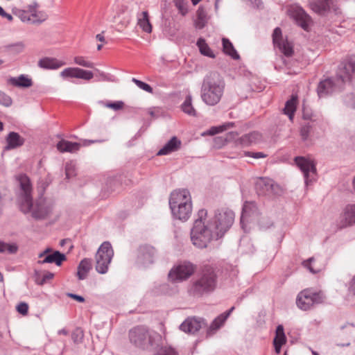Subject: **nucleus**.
Instances as JSON below:
<instances>
[{"mask_svg": "<svg viewBox=\"0 0 355 355\" xmlns=\"http://www.w3.org/2000/svg\"><path fill=\"white\" fill-rule=\"evenodd\" d=\"M65 64V62L51 57H45L38 61V66L40 68L48 70H55Z\"/></svg>", "mask_w": 355, "mask_h": 355, "instance_id": "obj_21", "label": "nucleus"}, {"mask_svg": "<svg viewBox=\"0 0 355 355\" xmlns=\"http://www.w3.org/2000/svg\"><path fill=\"white\" fill-rule=\"evenodd\" d=\"M39 8V3L33 1L26 8H15L12 12L23 22L31 24H41L47 19L48 16L44 11L40 10Z\"/></svg>", "mask_w": 355, "mask_h": 355, "instance_id": "obj_7", "label": "nucleus"}, {"mask_svg": "<svg viewBox=\"0 0 355 355\" xmlns=\"http://www.w3.org/2000/svg\"><path fill=\"white\" fill-rule=\"evenodd\" d=\"M223 49L225 54L230 55L234 60L239 58V55L235 50L232 42L226 38H223Z\"/></svg>", "mask_w": 355, "mask_h": 355, "instance_id": "obj_34", "label": "nucleus"}, {"mask_svg": "<svg viewBox=\"0 0 355 355\" xmlns=\"http://www.w3.org/2000/svg\"><path fill=\"white\" fill-rule=\"evenodd\" d=\"M181 141L173 137L157 153V155H166L178 150L181 147Z\"/></svg>", "mask_w": 355, "mask_h": 355, "instance_id": "obj_26", "label": "nucleus"}, {"mask_svg": "<svg viewBox=\"0 0 355 355\" xmlns=\"http://www.w3.org/2000/svg\"><path fill=\"white\" fill-rule=\"evenodd\" d=\"M54 277V274L51 272H46L44 273L42 276V281L40 282V284H45L47 281L53 279Z\"/></svg>", "mask_w": 355, "mask_h": 355, "instance_id": "obj_56", "label": "nucleus"}, {"mask_svg": "<svg viewBox=\"0 0 355 355\" xmlns=\"http://www.w3.org/2000/svg\"><path fill=\"white\" fill-rule=\"evenodd\" d=\"M56 147L61 153H75L80 149V144L62 139L57 144Z\"/></svg>", "mask_w": 355, "mask_h": 355, "instance_id": "obj_28", "label": "nucleus"}, {"mask_svg": "<svg viewBox=\"0 0 355 355\" xmlns=\"http://www.w3.org/2000/svg\"><path fill=\"white\" fill-rule=\"evenodd\" d=\"M207 211L200 209L191 231L193 244L198 248H205L214 240L223 237L234 220V212L227 208L217 209L214 216L207 219Z\"/></svg>", "mask_w": 355, "mask_h": 355, "instance_id": "obj_1", "label": "nucleus"}, {"mask_svg": "<svg viewBox=\"0 0 355 355\" xmlns=\"http://www.w3.org/2000/svg\"><path fill=\"white\" fill-rule=\"evenodd\" d=\"M197 46L201 54L209 58H215V54L212 50L209 48L205 40L202 38L198 39L197 41Z\"/></svg>", "mask_w": 355, "mask_h": 355, "instance_id": "obj_35", "label": "nucleus"}, {"mask_svg": "<svg viewBox=\"0 0 355 355\" xmlns=\"http://www.w3.org/2000/svg\"><path fill=\"white\" fill-rule=\"evenodd\" d=\"M13 48H15L16 50L18 51V52H21L23 51L24 48V45L23 43L21 42H19L15 45L12 46Z\"/></svg>", "mask_w": 355, "mask_h": 355, "instance_id": "obj_60", "label": "nucleus"}, {"mask_svg": "<svg viewBox=\"0 0 355 355\" xmlns=\"http://www.w3.org/2000/svg\"><path fill=\"white\" fill-rule=\"evenodd\" d=\"M234 309V307L232 306L230 310L227 311L220 314L217 318H216L214 321L211 322L210 327H209L207 330V334L208 335H212L214 334L218 329L220 328L225 322V320L227 319V318L230 316L231 313Z\"/></svg>", "mask_w": 355, "mask_h": 355, "instance_id": "obj_25", "label": "nucleus"}, {"mask_svg": "<svg viewBox=\"0 0 355 355\" xmlns=\"http://www.w3.org/2000/svg\"><path fill=\"white\" fill-rule=\"evenodd\" d=\"M297 104V96L293 95L291 99L286 102L285 107L283 109L284 114L287 115L291 121H293L295 112L296 111Z\"/></svg>", "mask_w": 355, "mask_h": 355, "instance_id": "obj_31", "label": "nucleus"}, {"mask_svg": "<svg viewBox=\"0 0 355 355\" xmlns=\"http://www.w3.org/2000/svg\"><path fill=\"white\" fill-rule=\"evenodd\" d=\"M94 77V73L91 71L85 70L78 68L77 78L83 79L85 80H90Z\"/></svg>", "mask_w": 355, "mask_h": 355, "instance_id": "obj_44", "label": "nucleus"}, {"mask_svg": "<svg viewBox=\"0 0 355 355\" xmlns=\"http://www.w3.org/2000/svg\"><path fill=\"white\" fill-rule=\"evenodd\" d=\"M259 225L261 230H266L272 225V222L267 217H261L259 220Z\"/></svg>", "mask_w": 355, "mask_h": 355, "instance_id": "obj_49", "label": "nucleus"}, {"mask_svg": "<svg viewBox=\"0 0 355 355\" xmlns=\"http://www.w3.org/2000/svg\"><path fill=\"white\" fill-rule=\"evenodd\" d=\"M73 62L77 65L86 68H94V64L92 62L88 60L84 56H75L73 58Z\"/></svg>", "mask_w": 355, "mask_h": 355, "instance_id": "obj_39", "label": "nucleus"}, {"mask_svg": "<svg viewBox=\"0 0 355 355\" xmlns=\"http://www.w3.org/2000/svg\"><path fill=\"white\" fill-rule=\"evenodd\" d=\"M272 42L274 46L278 48L279 51L285 56L290 57L293 54V48L286 38L282 36V30L279 28H275L272 33Z\"/></svg>", "mask_w": 355, "mask_h": 355, "instance_id": "obj_13", "label": "nucleus"}, {"mask_svg": "<svg viewBox=\"0 0 355 355\" xmlns=\"http://www.w3.org/2000/svg\"><path fill=\"white\" fill-rule=\"evenodd\" d=\"M78 336L82 338L83 337V334H82V332L80 330L77 329L72 334V338L73 339L74 342H77L78 341Z\"/></svg>", "mask_w": 355, "mask_h": 355, "instance_id": "obj_59", "label": "nucleus"}, {"mask_svg": "<svg viewBox=\"0 0 355 355\" xmlns=\"http://www.w3.org/2000/svg\"><path fill=\"white\" fill-rule=\"evenodd\" d=\"M175 5L182 15L187 13V3L184 0H175Z\"/></svg>", "mask_w": 355, "mask_h": 355, "instance_id": "obj_48", "label": "nucleus"}, {"mask_svg": "<svg viewBox=\"0 0 355 355\" xmlns=\"http://www.w3.org/2000/svg\"><path fill=\"white\" fill-rule=\"evenodd\" d=\"M76 167L75 164L72 162H68L65 165V173L67 178H70L75 175Z\"/></svg>", "mask_w": 355, "mask_h": 355, "instance_id": "obj_47", "label": "nucleus"}, {"mask_svg": "<svg viewBox=\"0 0 355 355\" xmlns=\"http://www.w3.org/2000/svg\"><path fill=\"white\" fill-rule=\"evenodd\" d=\"M204 324V320L201 318H189L180 324V329L186 333L194 334L200 330Z\"/></svg>", "mask_w": 355, "mask_h": 355, "instance_id": "obj_20", "label": "nucleus"}, {"mask_svg": "<svg viewBox=\"0 0 355 355\" xmlns=\"http://www.w3.org/2000/svg\"><path fill=\"white\" fill-rule=\"evenodd\" d=\"M8 83L17 87L28 88L33 85V80L28 76L22 74L18 77H10Z\"/></svg>", "mask_w": 355, "mask_h": 355, "instance_id": "obj_27", "label": "nucleus"}, {"mask_svg": "<svg viewBox=\"0 0 355 355\" xmlns=\"http://www.w3.org/2000/svg\"><path fill=\"white\" fill-rule=\"evenodd\" d=\"M289 13L297 24L304 30L308 31L309 25L311 23V17L304 12V10L298 6H292L289 9Z\"/></svg>", "mask_w": 355, "mask_h": 355, "instance_id": "obj_15", "label": "nucleus"}, {"mask_svg": "<svg viewBox=\"0 0 355 355\" xmlns=\"http://www.w3.org/2000/svg\"><path fill=\"white\" fill-rule=\"evenodd\" d=\"M12 103V98L3 92L0 91V104L5 107H10Z\"/></svg>", "mask_w": 355, "mask_h": 355, "instance_id": "obj_45", "label": "nucleus"}, {"mask_svg": "<svg viewBox=\"0 0 355 355\" xmlns=\"http://www.w3.org/2000/svg\"><path fill=\"white\" fill-rule=\"evenodd\" d=\"M99 103L104 107L110 108L114 111L122 110L124 107V103L121 101L114 102L100 101Z\"/></svg>", "mask_w": 355, "mask_h": 355, "instance_id": "obj_40", "label": "nucleus"}, {"mask_svg": "<svg viewBox=\"0 0 355 355\" xmlns=\"http://www.w3.org/2000/svg\"><path fill=\"white\" fill-rule=\"evenodd\" d=\"M58 334H63V335H67L68 334V332L66 329H60L58 331Z\"/></svg>", "mask_w": 355, "mask_h": 355, "instance_id": "obj_64", "label": "nucleus"}, {"mask_svg": "<svg viewBox=\"0 0 355 355\" xmlns=\"http://www.w3.org/2000/svg\"><path fill=\"white\" fill-rule=\"evenodd\" d=\"M182 110L184 113L190 116L196 115V111L192 105V98L190 95L186 97L184 103L182 105Z\"/></svg>", "mask_w": 355, "mask_h": 355, "instance_id": "obj_37", "label": "nucleus"}, {"mask_svg": "<svg viewBox=\"0 0 355 355\" xmlns=\"http://www.w3.org/2000/svg\"><path fill=\"white\" fill-rule=\"evenodd\" d=\"M169 205L173 216L180 220H187L192 212L190 193L187 189H179L171 193Z\"/></svg>", "mask_w": 355, "mask_h": 355, "instance_id": "obj_6", "label": "nucleus"}, {"mask_svg": "<svg viewBox=\"0 0 355 355\" xmlns=\"http://www.w3.org/2000/svg\"><path fill=\"white\" fill-rule=\"evenodd\" d=\"M20 187V193L18 201L20 209L24 214L30 213L31 216L37 220L44 219L52 212L53 202L40 197L35 203L33 202L32 184L28 177L24 174L17 176Z\"/></svg>", "mask_w": 355, "mask_h": 355, "instance_id": "obj_2", "label": "nucleus"}, {"mask_svg": "<svg viewBox=\"0 0 355 355\" xmlns=\"http://www.w3.org/2000/svg\"><path fill=\"white\" fill-rule=\"evenodd\" d=\"M96 38L97 40H98L100 42H105V37L103 35V34H98V35H96Z\"/></svg>", "mask_w": 355, "mask_h": 355, "instance_id": "obj_63", "label": "nucleus"}, {"mask_svg": "<svg viewBox=\"0 0 355 355\" xmlns=\"http://www.w3.org/2000/svg\"><path fill=\"white\" fill-rule=\"evenodd\" d=\"M302 264L313 274L318 273L324 270L326 265L325 262L320 260L318 257H311L304 261Z\"/></svg>", "mask_w": 355, "mask_h": 355, "instance_id": "obj_24", "label": "nucleus"}, {"mask_svg": "<svg viewBox=\"0 0 355 355\" xmlns=\"http://www.w3.org/2000/svg\"><path fill=\"white\" fill-rule=\"evenodd\" d=\"M218 275L216 269L209 265H205L198 272L196 277L188 287L189 295L200 297L213 292L217 285Z\"/></svg>", "mask_w": 355, "mask_h": 355, "instance_id": "obj_4", "label": "nucleus"}, {"mask_svg": "<svg viewBox=\"0 0 355 355\" xmlns=\"http://www.w3.org/2000/svg\"><path fill=\"white\" fill-rule=\"evenodd\" d=\"M67 295L79 302H85V298L83 296H80V295H78L76 294H73V293H67Z\"/></svg>", "mask_w": 355, "mask_h": 355, "instance_id": "obj_58", "label": "nucleus"}, {"mask_svg": "<svg viewBox=\"0 0 355 355\" xmlns=\"http://www.w3.org/2000/svg\"><path fill=\"white\" fill-rule=\"evenodd\" d=\"M311 129L312 125L310 122H306L302 125L300 128V136L304 141L309 138Z\"/></svg>", "mask_w": 355, "mask_h": 355, "instance_id": "obj_43", "label": "nucleus"}, {"mask_svg": "<svg viewBox=\"0 0 355 355\" xmlns=\"http://www.w3.org/2000/svg\"><path fill=\"white\" fill-rule=\"evenodd\" d=\"M225 83L218 73H211L202 82L200 96L202 101L210 106L218 104L224 93Z\"/></svg>", "mask_w": 355, "mask_h": 355, "instance_id": "obj_5", "label": "nucleus"}, {"mask_svg": "<svg viewBox=\"0 0 355 355\" xmlns=\"http://www.w3.org/2000/svg\"><path fill=\"white\" fill-rule=\"evenodd\" d=\"M17 311L25 315L27 314L28 313V304H26V302H20L17 306Z\"/></svg>", "mask_w": 355, "mask_h": 355, "instance_id": "obj_50", "label": "nucleus"}, {"mask_svg": "<svg viewBox=\"0 0 355 355\" xmlns=\"http://www.w3.org/2000/svg\"><path fill=\"white\" fill-rule=\"evenodd\" d=\"M67 257L64 254L59 251H54L49 255L46 256L42 259L37 261L38 264L55 263L58 266H60L63 261H66Z\"/></svg>", "mask_w": 355, "mask_h": 355, "instance_id": "obj_23", "label": "nucleus"}, {"mask_svg": "<svg viewBox=\"0 0 355 355\" xmlns=\"http://www.w3.org/2000/svg\"><path fill=\"white\" fill-rule=\"evenodd\" d=\"M234 123H227L218 127H212L208 131L207 134L209 135H214L216 134L222 132L224 130H226L227 129H228L230 127H232Z\"/></svg>", "mask_w": 355, "mask_h": 355, "instance_id": "obj_42", "label": "nucleus"}, {"mask_svg": "<svg viewBox=\"0 0 355 355\" xmlns=\"http://www.w3.org/2000/svg\"><path fill=\"white\" fill-rule=\"evenodd\" d=\"M114 255L111 244L103 242L96 254V270L98 273L105 274L108 270V266Z\"/></svg>", "mask_w": 355, "mask_h": 355, "instance_id": "obj_9", "label": "nucleus"}, {"mask_svg": "<svg viewBox=\"0 0 355 355\" xmlns=\"http://www.w3.org/2000/svg\"><path fill=\"white\" fill-rule=\"evenodd\" d=\"M18 250V245L16 243H8L0 241V252H8L10 254L16 253Z\"/></svg>", "mask_w": 355, "mask_h": 355, "instance_id": "obj_38", "label": "nucleus"}, {"mask_svg": "<svg viewBox=\"0 0 355 355\" xmlns=\"http://www.w3.org/2000/svg\"><path fill=\"white\" fill-rule=\"evenodd\" d=\"M78 67H68L60 72V76L63 78H77Z\"/></svg>", "mask_w": 355, "mask_h": 355, "instance_id": "obj_41", "label": "nucleus"}, {"mask_svg": "<svg viewBox=\"0 0 355 355\" xmlns=\"http://www.w3.org/2000/svg\"><path fill=\"white\" fill-rule=\"evenodd\" d=\"M132 80L140 89H141L148 93H153V88L148 84H147L144 82H142L139 80H137L135 78H133Z\"/></svg>", "mask_w": 355, "mask_h": 355, "instance_id": "obj_46", "label": "nucleus"}, {"mask_svg": "<svg viewBox=\"0 0 355 355\" xmlns=\"http://www.w3.org/2000/svg\"><path fill=\"white\" fill-rule=\"evenodd\" d=\"M195 271V266L189 262H184L173 267L168 273V278L173 282L187 279Z\"/></svg>", "mask_w": 355, "mask_h": 355, "instance_id": "obj_11", "label": "nucleus"}, {"mask_svg": "<svg viewBox=\"0 0 355 355\" xmlns=\"http://www.w3.org/2000/svg\"><path fill=\"white\" fill-rule=\"evenodd\" d=\"M286 336L284 331L282 325H278L276 329V336L274 338V346L277 354L281 352L282 346L286 343Z\"/></svg>", "mask_w": 355, "mask_h": 355, "instance_id": "obj_32", "label": "nucleus"}, {"mask_svg": "<svg viewBox=\"0 0 355 355\" xmlns=\"http://www.w3.org/2000/svg\"><path fill=\"white\" fill-rule=\"evenodd\" d=\"M2 17L6 18L10 21H12L13 19L12 16L10 14L7 13L6 12H4Z\"/></svg>", "mask_w": 355, "mask_h": 355, "instance_id": "obj_62", "label": "nucleus"}, {"mask_svg": "<svg viewBox=\"0 0 355 355\" xmlns=\"http://www.w3.org/2000/svg\"><path fill=\"white\" fill-rule=\"evenodd\" d=\"M25 139L19 133L10 132L6 137V146L3 151L18 148L24 144Z\"/></svg>", "mask_w": 355, "mask_h": 355, "instance_id": "obj_18", "label": "nucleus"}, {"mask_svg": "<svg viewBox=\"0 0 355 355\" xmlns=\"http://www.w3.org/2000/svg\"><path fill=\"white\" fill-rule=\"evenodd\" d=\"M353 73H355V60L350 59L347 62L341 63L336 74L337 84L350 80Z\"/></svg>", "mask_w": 355, "mask_h": 355, "instance_id": "obj_14", "label": "nucleus"}, {"mask_svg": "<svg viewBox=\"0 0 355 355\" xmlns=\"http://www.w3.org/2000/svg\"><path fill=\"white\" fill-rule=\"evenodd\" d=\"M295 162L303 173L306 186L316 180V168L313 160L304 157H296Z\"/></svg>", "mask_w": 355, "mask_h": 355, "instance_id": "obj_10", "label": "nucleus"}, {"mask_svg": "<svg viewBox=\"0 0 355 355\" xmlns=\"http://www.w3.org/2000/svg\"><path fill=\"white\" fill-rule=\"evenodd\" d=\"M355 224V204L347 205L341 214L338 226L343 229Z\"/></svg>", "mask_w": 355, "mask_h": 355, "instance_id": "obj_16", "label": "nucleus"}, {"mask_svg": "<svg viewBox=\"0 0 355 355\" xmlns=\"http://www.w3.org/2000/svg\"><path fill=\"white\" fill-rule=\"evenodd\" d=\"M245 155L248 157H251L254 159H259L266 157V155L261 152L253 153V152H245Z\"/></svg>", "mask_w": 355, "mask_h": 355, "instance_id": "obj_53", "label": "nucleus"}, {"mask_svg": "<svg viewBox=\"0 0 355 355\" xmlns=\"http://www.w3.org/2000/svg\"><path fill=\"white\" fill-rule=\"evenodd\" d=\"M148 114L150 115L153 118H157V114L155 113V108H150L148 110Z\"/></svg>", "mask_w": 355, "mask_h": 355, "instance_id": "obj_61", "label": "nucleus"}, {"mask_svg": "<svg viewBox=\"0 0 355 355\" xmlns=\"http://www.w3.org/2000/svg\"><path fill=\"white\" fill-rule=\"evenodd\" d=\"M237 143L241 144V146H249L251 145V142L250 141L249 136L248 134L243 135L241 137L239 140L237 141Z\"/></svg>", "mask_w": 355, "mask_h": 355, "instance_id": "obj_51", "label": "nucleus"}, {"mask_svg": "<svg viewBox=\"0 0 355 355\" xmlns=\"http://www.w3.org/2000/svg\"><path fill=\"white\" fill-rule=\"evenodd\" d=\"M332 0H311L309 4L315 12L322 14L329 9Z\"/></svg>", "mask_w": 355, "mask_h": 355, "instance_id": "obj_29", "label": "nucleus"}, {"mask_svg": "<svg viewBox=\"0 0 355 355\" xmlns=\"http://www.w3.org/2000/svg\"><path fill=\"white\" fill-rule=\"evenodd\" d=\"M345 103L347 105L355 108V94L348 95L345 98Z\"/></svg>", "mask_w": 355, "mask_h": 355, "instance_id": "obj_52", "label": "nucleus"}, {"mask_svg": "<svg viewBox=\"0 0 355 355\" xmlns=\"http://www.w3.org/2000/svg\"><path fill=\"white\" fill-rule=\"evenodd\" d=\"M255 188L259 195H279L282 192L281 187L268 178H259L256 182Z\"/></svg>", "mask_w": 355, "mask_h": 355, "instance_id": "obj_12", "label": "nucleus"}, {"mask_svg": "<svg viewBox=\"0 0 355 355\" xmlns=\"http://www.w3.org/2000/svg\"><path fill=\"white\" fill-rule=\"evenodd\" d=\"M137 25L143 31L150 33L152 32V25L150 22L148 11H143L137 15Z\"/></svg>", "mask_w": 355, "mask_h": 355, "instance_id": "obj_30", "label": "nucleus"}, {"mask_svg": "<svg viewBox=\"0 0 355 355\" xmlns=\"http://www.w3.org/2000/svg\"><path fill=\"white\" fill-rule=\"evenodd\" d=\"M324 296L321 292H314L310 289H305L300 292L296 298V304L299 309L308 311L315 304L324 302Z\"/></svg>", "mask_w": 355, "mask_h": 355, "instance_id": "obj_8", "label": "nucleus"}, {"mask_svg": "<svg viewBox=\"0 0 355 355\" xmlns=\"http://www.w3.org/2000/svg\"><path fill=\"white\" fill-rule=\"evenodd\" d=\"M54 251L55 250H53L51 248H46L45 250H44L43 251L40 252L38 254V258H39V259H44V257H45L47 255L51 254L52 253V252H54Z\"/></svg>", "mask_w": 355, "mask_h": 355, "instance_id": "obj_55", "label": "nucleus"}, {"mask_svg": "<svg viewBox=\"0 0 355 355\" xmlns=\"http://www.w3.org/2000/svg\"><path fill=\"white\" fill-rule=\"evenodd\" d=\"M248 135L251 144L255 143L261 139V135L257 132H252Z\"/></svg>", "mask_w": 355, "mask_h": 355, "instance_id": "obj_54", "label": "nucleus"}, {"mask_svg": "<svg viewBox=\"0 0 355 355\" xmlns=\"http://www.w3.org/2000/svg\"><path fill=\"white\" fill-rule=\"evenodd\" d=\"M92 268V260L90 259H83L78 267L77 276L80 280L85 279L90 269Z\"/></svg>", "mask_w": 355, "mask_h": 355, "instance_id": "obj_33", "label": "nucleus"}, {"mask_svg": "<svg viewBox=\"0 0 355 355\" xmlns=\"http://www.w3.org/2000/svg\"><path fill=\"white\" fill-rule=\"evenodd\" d=\"M259 212L254 202H246L243 205L241 216V224L245 230V223L251 222L258 216Z\"/></svg>", "mask_w": 355, "mask_h": 355, "instance_id": "obj_17", "label": "nucleus"}, {"mask_svg": "<svg viewBox=\"0 0 355 355\" xmlns=\"http://www.w3.org/2000/svg\"><path fill=\"white\" fill-rule=\"evenodd\" d=\"M130 343L143 349H155L153 355H178L171 347H159L160 335L144 326H137L129 331Z\"/></svg>", "mask_w": 355, "mask_h": 355, "instance_id": "obj_3", "label": "nucleus"}, {"mask_svg": "<svg viewBox=\"0 0 355 355\" xmlns=\"http://www.w3.org/2000/svg\"><path fill=\"white\" fill-rule=\"evenodd\" d=\"M207 23V12L203 8L199 7L197 10V19L196 20V26L198 28H202Z\"/></svg>", "mask_w": 355, "mask_h": 355, "instance_id": "obj_36", "label": "nucleus"}, {"mask_svg": "<svg viewBox=\"0 0 355 355\" xmlns=\"http://www.w3.org/2000/svg\"><path fill=\"white\" fill-rule=\"evenodd\" d=\"M336 85L337 84L334 83L331 78H327L321 81L317 89L319 97H326L329 94L333 93L336 89Z\"/></svg>", "mask_w": 355, "mask_h": 355, "instance_id": "obj_22", "label": "nucleus"}, {"mask_svg": "<svg viewBox=\"0 0 355 355\" xmlns=\"http://www.w3.org/2000/svg\"><path fill=\"white\" fill-rule=\"evenodd\" d=\"M349 292L355 296V275L349 283Z\"/></svg>", "mask_w": 355, "mask_h": 355, "instance_id": "obj_57", "label": "nucleus"}, {"mask_svg": "<svg viewBox=\"0 0 355 355\" xmlns=\"http://www.w3.org/2000/svg\"><path fill=\"white\" fill-rule=\"evenodd\" d=\"M155 252V248L152 246H140L138 249L137 261L143 265L153 263Z\"/></svg>", "mask_w": 355, "mask_h": 355, "instance_id": "obj_19", "label": "nucleus"}]
</instances>
